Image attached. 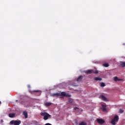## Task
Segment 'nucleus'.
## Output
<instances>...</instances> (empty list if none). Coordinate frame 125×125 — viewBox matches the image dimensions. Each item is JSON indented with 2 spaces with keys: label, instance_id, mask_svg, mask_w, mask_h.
Masks as SVG:
<instances>
[{
  "label": "nucleus",
  "instance_id": "nucleus-1",
  "mask_svg": "<svg viewBox=\"0 0 125 125\" xmlns=\"http://www.w3.org/2000/svg\"><path fill=\"white\" fill-rule=\"evenodd\" d=\"M40 114L42 117H43V120H44V121H46L48 120V119H51V115H49V114L47 112H42Z\"/></svg>",
  "mask_w": 125,
  "mask_h": 125
},
{
  "label": "nucleus",
  "instance_id": "nucleus-2",
  "mask_svg": "<svg viewBox=\"0 0 125 125\" xmlns=\"http://www.w3.org/2000/svg\"><path fill=\"white\" fill-rule=\"evenodd\" d=\"M119 121V116L116 115L114 117L113 119L111 120V124L112 125H116V122Z\"/></svg>",
  "mask_w": 125,
  "mask_h": 125
},
{
  "label": "nucleus",
  "instance_id": "nucleus-3",
  "mask_svg": "<svg viewBox=\"0 0 125 125\" xmlns=\"http://www.w3.org/2000/svg\"><path fill=\"white\" fill-rule=\"evenodd\" d=\"M92 73L93 74H98V73L99 72L98 70H88L85 71V73L86 74V75H88V74H91Z\"/></svg>",
  "mask_w": 125,
  "mask_h": 125
},
{
  "label": "nucleus",
  "instance_id": "nucleus-4",
  "mask_svg": "<svg viewBox=\"0 0 125 125\" xmlns=\"http://www.w3.org/2000/svg\"><path fill=\"white\" fill-rule=\"evenodd\" d=\"M10 125H19L21 124V121H11L10 122Z\"/></svg>",
  "mask_w": 125,
  "mask_h": 125
},
{
  "label": "nucleus",
  "instance_id": "nucleus-5",
  "mask_svg": "<svg viewBox=\"0 0 125 125\" xmlns=\"http://www.w3.org/2000/svg\"><path fill=\"white\" fill-rule=\"evenodd\" d=\"M61 95V96H62V97H71V95L66 94L65 92H62Z\"/></svg>",
  "mask_w": 125,
  "mask_h": 125
},
{
  "label": "nucleus",
  "instance_id": "nucleus-6",
  "mask_svg": "<svg viewBox=\"0 0 125 125\" xmlns=\"http://www.w3.org/2000/svg\"><path fill=\"white\" fill-rule=\"evenodd\" d=\"M113 80L114 82H120V81H122V82H125V80L122 79H119L118 77H114Z\"/></svg>",
  "mask_w": 125,
  "mask_h": 125
},
{
  "label": "nucleus",
  "instance_id": "nucleus-7",
  "mask_svg": "<svg viewBox=\"0 0 125 125\" xmlns=\"http://www.w3.org/2000/svg\"><path fill=\"white\" fill-rule=\"evenodd\" d=\"M97 122L99 124V125H103V124L105 123V121L103 120V119H97Z\"/></svg>",
  "mask_w": 125,
  "mask_h": 125
},
{
  "label": "nucleus",
  "instance_id": "nucleus-8",
  "mask_svg": "<svg viewBox=\"0 0 125 125\" xmlns=\"http://www.w3.org/2000/svg\"><path fill=\"white\" fill-rule=\"evenodd\" d=\"M32 92H36V95H37L38 96H40V95H41V94H42V91H41L40 90H34L33 91H32L31 92V93Z\"/></svg>",
  "mask_w": 125,
  "mask_h": 125
},
{
  "label": "nucleus",
  "instance_id": "nucleus-9",
  "mask_svg": "<svg viewBox=\"0 0 125 125\" xmlns=\"http://www.w3.org/2000/svg\"><path fill=\"white\" fill-rule=\"evenodd\" d=\"M102 110L103 112H107V108H106V105L102 104Z\"/></svg>",
  "mask_w": 125,
  "mask_h": 125
},
{
  "label": "nucleus",
  "instance_id": "nucleus-10",
  "mask_svg": "<svg viewBox=\"0 0 125 125\" xmlns=\"http://www.w3.org/2000/svg\"><path fill=\"white\" fill-rule=\"evenodd\" d=\"M52 96H53V97L56 96V97H58L59 96H61V93H54L52 94Z\"/></svg>",
  "mask_w": 125,
  "mask_h": 125
},
{
  "label": "nucleus",
  "instance_id": "nucleus-11",
  "mask_svg": "<svg viewBox=\"0 0 125 125\" xmlns=\"http://www.w3.org/2000/svg\"><path fill=\"white\" fill-rule=\"evenodd\" d=\"M83 79V75H81L77 78V82H81Z\"/></svg>",
  "mask_w": 125,
  "mask_h": 125
},
{
  "label": "nucleus",
  "instance_id": "nucleus-12",
  "mask_svg": "<svg viewBox=\"0 0 125 125\" xmlns=\"http://www.w3.org/2000/svg\"><path fill=\"white\" fill-rule=\"evenodd\" d=\"M100 98H101L104 101H107V98H106L103 95H101Z\"/></svg>",
  "mask_w": 125,
  "mask_h": 125
},
{
  "label": "nucleus",
  "instance_id": "nucleus-13",
  "mask_svg": "<svg viewBox=\"0 0 125 125\" xmlns=\"http://www.w3.org/2000/svg\"><path fill=\"white\" fill-rule=\"evenodd\" d=\"M22 115L24 116L25 119H28V113L26 111H23L22 113Z\"/></svg>",
  "mask_w": 125,
  "mask_h": 125
},
{
  "label": "nucleus",
  "instance_id": "nucleus-14",
  "mask_svg": "<svg viewBox=\"0 0 125 125\" xmlns=\"http://www.w3.org/2000/svg\"><path fill=\"white\" fill-rule=\"evenodd\" d=\"M9 118H14V117H15V114L14 113H9Z\"/></svg>",
  "mask_w": 125,
  "mask_h": 125
},
{
  "label": "nucleus",
  "instance_id": "nucleus-15",
  "mask_svg": "<svg viewBox=\"0 0 125 125\" xmlns=\"http://www.w3.org/2000/svg\"><path fill=\"white\" fill-rule=\"evenodd\" d=\"M94 80H95V81H102V78H101L99 77H95L94 78Z\"/></svg>",
  "mask_w": 125,
  "mask_h": 125
},
{
  "label": "nucleus",
  "instance_id": "nucleus-16",
  "mask_svg": "<svg viewBox=\"0 0 125 125\" xmlns=\"http://www.w3.org/2000/svg\"><path fill=\"white\" fill-rule=\"evenodd\" d=\"M121 66L122 67H125V62H121Z\"/></svg>",
  "mask_w": 125,
  "mask_h": 125
},
{
  "label": "nucleus",
  "instance_id": "nucleus-17",
  "mask_svg": "<svg viewBox=\"0 0 125 125\" xmlns=\"http://www.w3.org/2000/svg\"><path fill=\"white\" fill-rule=\"evenodd\" d=\"M51 105V103L47 102L45 104V105L47 106H50Z\"/></svg>",
  "mask_w": 125,
  "mask_h": 125
},
{
  "label": "nucleus",
  "instance_id": "nucleus-18",
  "mask_svg": "<svg viewBox=\"0 0 125 125\" xmlns=\"http://www.w3.org/2000/svg\"><path fill=\"white\" fill-rule=\"evenodd\" d=\"M79 125H87V124L84 122H82L79 124Z\"/></svg>",
  "mask_w": 125,
  "mask_h": 125
},
{
  "label": "nucleus",
  "instance_id": "nucleus-19",
  "mask_svg": "<svg viewBox=\"0 0 125 125\" xmlns=\"http://www.w3.org/2000/svg\"><path fill=\"white\" fill-rule=\"evenodd\" d=\"M73 101H74V100H73V99L70 98V99H69V100H68V102L69 103H73Z\"/></svg>",
  "mask_w": 125,
  "mask_h": 125
},
{
  "label": "nucleus",
  "instance_id": "nucleus-20",
  "mask_svg": "<svg viewBox=\"0 0 125 125\" xmlns=\"http://www.w3.org/2000/svg\"><path fill=\"white\" fill-rule=\"evenodd\" d=\"M103 66H104V67H109V64L105 63L103 64Z\"/></svg>",
  "mask_w": 125,
  "mask_h": 125
},
{
  "label": "nucleus",
  "instance_id": "nucleus-21",
  "mask_svg": "<svg viewBox=\"0 0 125 125\" xmlns=\"http://www.w3.org/2000/svg\"><path fill=\"white\" fill-rule=\"evenodd\" d=\"M101 87H104V86H105V83H101Z\"/></svg>",
  "mask_w": 125,
  "mask_h": 125
},
{
  "label": "nucleus",
  "instance_id": "nucleus-22",
  "mask_svg": "<svg viewBox=\"0 0 125 125\" xmlns=\"http://www.w3.org/2000/svg\"><path fill=\"white\" fill-rule=\"evenodd\" d=\"M119 112L120 114H122V113H124V110H123L122 109H119Z\"/></svg>",
  "mask_w": 125,
  "mask_h": 125
},
{
  "label": "nucleus",
  "instance_id": "nucleus-23",
  "mask_svg": "<svg viewBox=\"0 0 125 125\" xmlns=\"http://www.w3.org/2000/svg\"><path fill=\"white\" fill-rule=\"evenodd\" d=\"M74 110H79V108L78 107H75L74 108Z\"/></svg>",
  "mask_w": 125,
  "mask_h": 125
},
{
  "label": "nucleus",
  "instance_id": "nucleus-24",
  "mask_svg": "<svg viewBox=\"0 0 125 125\" xmlns=\"http://www.w3.org/2000/svg\"><path fill=\"white\" fill-rule=\"evenodd\" d=\"M27 87H28V88H31V85H27Z\"/></svg>",
  "mask_w": 125,
  "mask_h": 125
},
{
  "label": "nucleus",
  "instance_id": "nucleus-25",
  "mask_svg": "<svg viewBox=\"0 0 125 125\" xmlns=\"http://www.w3.org/2000/svg\"><path fill=\"white\" fill-rule=\"evenodd\" d=\"M0 104H1V102L0 101Z\"/></svg>",
  "mask_w": 125,
  "mask_h": 125
},
{
  "label": "nucleus",
  "instance_id": "nucleus-26",
  "mask_svg": "<svg viewBox=\"0 0 125 125\" xmlns=\"http://www.w3.org/2000/svg\"><path fill=\"white\" fill-rule=\"evenodd\" d=\"M81 112H83V110H81Z\"/></svg>",
  "mask_w": 125,
  "mask_h": 125
},
{
  "label": "nucleus",
  "instance_id": "nucleus-27",
  "mask_svg": "<svg viewBox=\"0 0 125 125\" xmlns=\"http://www.w3.org/2000/svg\"><path fill=\"white\" fill-rule=\"evenodd\" d=\"M17 101H18V100H16V102H17Z\"/></svg>",
  "mask_w": 125,
  "mask_h": 125
}]
</instances>
